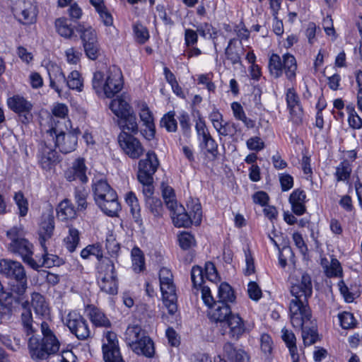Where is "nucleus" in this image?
<instances>
[{
    "label": "nucleus",
    "instance_id": "obj_1",
    "mask_svg": "<svg viewBox=\"0 0 362 362\" xmlns=\"http://www.w3.org/2000/svg\"><path fill=\"white\" fill-rule=\"evenodd\" d=\"M291 284L290 321L293 327L300 328L312 317L308 298L313 294V283L309 274L300 272L298 278L291 280Z\"/></svg>",
    "mask_w": 362,
    "mask_h": 362
},
{
    "label": "nucleus",
    "instance_id": "obj_2",
    "mask_svg": "<svg viewBox=\"0 0 362 362\" xmlns=\"http://www.w3.org/2000/svg\"><path fill=\"white\" fill-rule=\"evenodd\" d=\"M124 85L122 71L117 66H110L105 71L93 74L92 86L99 96L111 98L119 93Z\"/></svg>",
    "mask_w": 362,
    "mask_h": 362
},
{
    "label": "nucleus",
    "instance_id": "obj_3",
    "mask_svg": "<svg viewBox=\"0 0 362 362\" xmlns=\"http://www.w3.org/2000/svg\"><path fill=\"white\" fill-rule=\"evenodd\" d=\"M42 338L32 336L28 339V349L30 357L35 361L47 359L50 355L56 354L60 347V341L54 331L46 322L40 325Z\"/></svg>",
    "mask_w": 362,
    "mask_h": 362
},
{
    "label": "nucleus",
    "instance_id": "obj_4",
    "mask_svg": "<svg viewBox=\"0 0 362 362\" xmlns=\"http://www.w3.org/2000/svg\"><path fill=\"white\" fill-rule=\"evenodd\" d=\"M94 200L107 216H115L120 210L116 192L103 179H94L92 184Z\"/></svg>",
    "mask_w": 362,
    "mask_h": 362
},
{
    "label": "nucleus",
    "instance_id": "obj_5",
    "mask_svg": "<svg viewBox=\"0 0 362 362\" xmlns=\"http://www.w3.org/2000/svg\"><path fill=\"white\" fill-rule=\"evenodd\" d=\"M124 339L130 349L137 355L152 358L155 353L151 339L139 325H129L124 333Z\"/></svg>",
    "mask_w": 362,
    "mask_h": 362
},
{
    "label": "nucleus",
    "instance_id": "obj_6",
    "mask_svg": "<svg viewBox=\"0 0 362 362\" xmlns=\"http://www.w3.org/2000/svg\"><path fill=\"white\" fill-rule=\"evenodd\" d=\"M6 235L11 240L8 251L21 256L23 261L30 267H36V260L33 258V245L23 237L22 230L14 226L6 232Z\"/></svg>",
    "mask_w": 362,
    "mask_h": 362
},
{
    "label": "nucleus",
    "instance_id": "obj_7",
    "mask_svg": "<svg viewBox=\"0 0 362 362\" xmlns=\"http://www.w3.org/2000/svg\"><path fill=\"white\" fill-rule=\"evenodd\" d=\"M159 281L163 304L169 314L173 315L177 310V305L175 286L171 271L166 267L161 268L159 272Z\"/></svg>",
    "mask_w": 362,
    "mask_h": 362
},
{
    "label": "nucleus",
    "instance_id": "obj_8",
    "mask_svg": "<svg viewBox=\"0 0 362 362\" xmlns=\"http://www.w3.org/2000/svg\"><path fill=\"white\" fill-rule=\"evenodd\" d=\"M8 107L18 116L23 124H28L33 119L32 110L33 105L26 98L19 95H13L7 100Z\"/></svg>",
    "mask_w": 362,
    "mask_h": 362
},
{
    "label": "nucleus",
    "instance_id": "obj_9",
    "mask_svg": "<svg viewBox=\"0 0 362 362\" xmlns=\"http://www.w3.org/2000/svg\"><path fill=\"white\" fill-rule=\"evenodd\" d=\"M102 349L105 362H125L121 355L115 332L107 331L104 334Z\"/></svg>",
    "mask_w": 362,
    "mask_h": 362
},
{
    "label": "nucleus",
    "instance_id": "obj_10",
    "mask_svg": "<svg viewBox=\"0 0 362 362\" xmlns=\"http://www.w3.org/2000/svg\"><path fill=\"white\" fill-rule=\"evenodd\" d=\"M66 325L70 332L80 340L86 339L90 335L86 320L76 312L73 311L68 314Z\"/></svg>",
    "mask_w": 362,
    "mask_h": 362
},
{
    "label": "nucleus",
    "instance_id": "obj_11",
    "mask_svg": "<svg viewBox=\"0 0 362 362\" xmlns=\"http://www.w3.org/2000/svg\"><path fill=\"white\" fill-rule=\"evenodd\" d=\"M159 160L153 151H148L144 158L139 162L137 178L145 182H149L153 178V175L159 166Z\"/></svg>",
    "mask_w": 362,
    "mask_h": 362
},
{
    "label": "nucleus",
    "instance_id": "obj_12",
    "mask_svg": "<svg viewBox=\"0 0 362 362\" xmlns=\"http://www.w3.org/2000/svg\"><path fill=\"white\" fill-rule=\"evenodd\" d=\"M118 142L124 153L132 159L139 158L144 152L141 142L127 132H121L119 134Z\"/></svg>",
    "mask_w": 362,
    "mask_h": 362
},
{
    "label": "nucleus",
    "instance_id": "obj_13",
    "mask_svg": "<svg viewBox=\"0 0 362 362\" xmlns=\"http://www.w3.org/2000/svg\"><path fill=\"white\" fill-rule=\"evenodd\" d=\"M0 273L14 281L27 277L21 262L6 259L0 260Z\"/></svg>",
    "mask_w": 362,
    "mask_h": 362
},
{
    "label": "nucleus",
    "instance_id": "obj_14",
    "mask_svg": "<svg viewBox=\"0 0 362 362\" xmlns=\"http://www.w3.org/2000/svg\"><path fill=\"white\" fill-rule=\"evenodd\" d=\"M286 100L293 122L295 123L300 122L303 110L298 95L294 88H290L286 90Z\"/></svg>",
    "mask_w": 362,
    "mask_h": 362
},
{
    "label": "nucleus",
    "instance_id": "obj_15",
    "mask_svg": "<svg viewBox=\"0 0 362 362\" xmlns=\"http://www.w3.org/2000/svg\"><path fill=\"white\" fill-rule=\"evenodd\" d=\"M16 15L19 16V21L24 24H30L35 21L37 7L31 0L20 1L14 8Z\"/></svg>",
    "mask_w": 362,
    "mask_h": 362
},
{
    "label": "nucleus",
    "instance_id": "obj_16",
    "mask_svg": "<svg viewBox=\"0 0 362 362\" xmlns=\"http://www.w3.org/2000/svg\"><path fill=\"white\" fill-rule=\"evenodd\" d=\"M37 156L39 164L45 170H50L59 162L57 152L45 143L41 144Z\"/></svg>",
    "mask_w": 362,
    "mask_h": 362
},
{
    "label": "nucleus",
    "instance_id": "obj_17",
    "mask_svg": "<svg viewBox=\"0 0 362 362\" xmlns=\"http://www.w3.org/2000/svg\"><path fill=\"white\" fill-rule=\"evenodd\" d=\"M228 329L225 331L231 339L238 340L246 332L245 321L238 314H232L223 324Z\"/></svg>",
    "mask_w": 362,
    "mask_h": 362
},
{
    "label": "nucleus",
    "instance_id": "obj_18",
    "mask_svg": "<svg viewBox=\"0 0 362 362\" xmlns=\"http://www.w3.org/2000/svg\"><path fill=\"white\" fill-rule=\"evenodd\" d=\"M21 303L23 311L21 315V323L23 332L28 336L33 334L37 330V325L33 321V315L30 308L28 300H23V298L18 296L17 300Z\"/></svg>",
    "mask_w": 362,
    "mask_h": 362
},
{
    "label": "nucleus",
    "instance_id": "obj_19",
    "mask_svg": "<svg viewBox=\"0 0 362 362\" xmlns=\"http://www.w3.org/2000/svg\"><path fill=\"white\" fill-rule=\"evenodd\" d=\"M78 138L76 134L60 132L56 135L55 146L63 153H69L76 149Z\"/></svg>",
    "mask_w": 362,
    "mask_h": 362
},
{
    "label": "nucleus",
    "instance_id": "obj_20",
    "mask_svg": "<svg viewBox=\"0 0 362 362\" xmlns=\"http://www.w3.org/2000/svg\"><path fill=\"white\" fill-rule=\"evenodd\" d=\"M230 306L223 301H216L209 308V317L214 322L225 323L232 315Z\"/></svg>",
    "mask_w": 362,
    "mask_h": 362
},
{
    "label": "nucleus",
    "instance_id": "obj_21",
    "mask_svg": "<svg viewBox=\"0 0 362 362\" xmlns=\"http://www.w3.org/2000/svg\"><path fill=\"white\" fill-rule=\"evenodd\" d=\"M86 169L84 160L78 158L73 163L71 168L66 172L65 177L69 181L79 180L81 182H86Z\"/></svg>",
    "mask_w": 362,
    "mask_h": 362
},
{
    "label": "nucleus",
    "instance_id": "obj_22",
    "mask_svg": "<svg viewBox=\"0 0 362 362\" xmlns=\"http://www.w3.org/2000/svg\"><path fill=\"white\" fill-rule=\"evenodd\" d=\"M169 209L171 211V218L175 226L187 228L194 223L192 217L189 215L188 212L185 211V208L182 205L177 204L174 209Z\"/></svg>",
    "mask_w": 362,
    "mask_h": 362
},
{
    "label": "nucleus",
    "instance_id": "obj_23",
    "mask_svg": "<svg viewBox=\"0 0 362 362\" xmlns=\"http://www.w3.org/2000/svg\"><path fill=\"white\" fill-rule=\"evenodd\" d=\"M305 192L300 189H295L289 197L293 212L297 216L303 215L305 210Z\"/></svg>",
    "mask_w": 362,
    "mask_h": 362
},
{
    "label": "nucleus",
    "instance_id": "obj_24",
    "mask_svg": "<svg viewBox=\"0 0 362 362\" xmlns=\"http://www.w3.org/2000/svg\"><path fill=\"white\" fill-rule=\"evenodd\" d=\"M139 117L144 125H145L146 128V136L149 139L153 138L155 135L153 117L146 104H143L141 105L139 112Z\"/></svg>",
    "mask_w": 362,
    "mask_h": 362
},
{
    "label": "nucleus",
    "instance_id": "obj_25",
    "mask_svg": "<svg viewBox=\"0 0 362 362\" xmlns=\"http://www.w3.org/2000/svg\"><path fill=\"white\" fill-rule=\"evenodd\" d=\"M118 125L122 129V132H125V130L129 131L132 134L138 132V124L136 115L132 110L124 115L118 117Z\"/></svg>",
    "mask_w": 362,
    "mask_h": 362
},
{
    "label": "nucleus",
    "instance_id": "obj_26",
    "mask_svg": "<svg viewBox=\"0 0 362 362\" xmlns=\"http://www.w3.org/2000/svg\"><path fill=\"white\" fill-rule=\"evenodd\" d=\"M97 270L98 279L117 276L114 262L108 257H103L99 260Z\"/></svg>",
    "mask_w": 362,
    "mask_h": 362
},
{
    "label": "nucleus",
    "instance_id": "obj_27",
    "mask_svg": "<svg viewBox=\"0 0 362 362\" xmlns=\"http://www.w3.org/2000/svg\"><path fill=\"white\" fill-rule=\"evenodd\" d=\"M88 311L90 320L95 327L107 328L111 326L110 321L100 309L95 306H89Z\"/></svg>",
    "mask_w": 362,
    "mask_h": 362
},
{
    "label": "nucleus",
    "instance_id": "obj_28",
    "mask_svg": "<svg viewBox=\"0 0 362 362\" xmlns=\"http://www.w3.org/2000/svg\"><path fill=\"white\" fill-rule=\"evenodd\" d=\"M57 215L59 220L65 221L74 218L76 216V211L71 201L66 199L58 205Z\"/></svg>",
    "mask_w": 362,
    "mask_h": 362
},
{
    "label": "nucleus",
    "instance_id": "obj_29",
    "mask_svg": "<svg viewBox=\"0 0 362 362\" xmlns=\"http://www.w3.org/2000/svg\"><path fill=\"white\" fill-rule=\"evenodd\" d=\"M49 86L60 94L63 85H66L67 78L58 66L53 67L52 73L49 71Z\"/></svg>",
    "mask_w": 362,
    "mask_h": 362
},
{
    "label": "nucleus",
    "instance_id": "obj_30",
    "mask_svg": "<svg viewBox=\"0 0 362 362\" xmlns=\"http://www.w3.org/2000/svg\"><path fill=\"white\" fill-rule=\"evenodd\" d=\"M321 264L327 277H341L342 276V267L337 259L332 257L330 262L326 258L322 259Z\"/></svg>",
    "mask_w": 362,
    "mask_h": 362
},
{
    "label": "nucleus",
    "instance_id": "obj_31",
    "mask_svg": "<svg viewBox=\"0 0 362 362\" xmlns=\"http://www.w3.org/2000/svg\"><path fill=\"white\" fill-rule=\"evenodd\" d=\"M90 4L95 8L98 13L100 19L106 26L113 24V18L111 13L107 11L103 0H89Z\"/></svg>",
    "mask_w": 362,
    "mask_h": 362
},
{
    "label": "nucleus",
    "instance_id": "obj_32",
    "mask_svg": "<svg viewBox=\"0 0 362 362\" xmlns=\"http://www.w3.org/2000/svg\"><path fill=\"white\" fill-rule=\"evenodd\" d=\"M54 26L57 33L65 39H71L74 35V30L69 23L66 18L61 17L55 20Z\"/></svg>",
    "mask_w": 362,
    "mask_h": 362
},
{
    "label": "nucleus",
    "instance_id": "obj_33",
    "mask_svg": "<svg viewBox=\"0 0 362 362\" xmlns=\"http://www.w3.org/2000/svg\"><path fill=\"white\" fill-rule=\"evenodd\" d=\"M31 305L37 315L45 316L49 314L48 305L45 297L40 293L35 292L32 293Z\"/></svg>",
    "mask_w": 362,
    "mask_h": 362
},
{
    "label": "nucleus",
    "instance_id": "obj_34",
    "mask_svg": "<svg viewBox=\"0 0 362 362\" xmlns=\"http://www.w3.org/2000/svg\"><path fill=\"white\" fill-rule=\"evenodd\" d=\"M44 253L42 254V258L36 260L37 267H31L35 270H38L42 267L50 268L54 266H58L60 264L61 259L54 255L49 254L47 252V247L45 245V247H42Z\"/></svg>",
    "mask_w": 362,
    "mask_h": 362
},
{
    "label": "nucleus",
    "instance_id": "obj_35",
    "mask_svg": "<svg viewBox=\"0 0 362 362\" xmlns=\"http://www.w3.org/2000/svg\"><path fill=\"white\" fill-rule=\"evenodd\" d=\"M76 30L80 34L83 45L98 41L96 31L91 26L78 24Z\"/></svg>",
    "mask_w": 362,
    "mask_h": 362
},
{
    "label": "nucleus",
    "instance_id": "obj_36",
    "mask_svg": "<svg viewBox=\"0 0 362 362\" xmlns=\"http://www.w3.org/2000/svg\"><path fill=\"white\" fill-rule=\"evenodd\" d=\"M283 70L288 79L293 80L296 78L297 64L296 58L291 54H285L282 57Z\"/></svg>",
    "mask_w": 362,
    "mask_h": 362
},
{
    "label": "nucleus",
    "instance_id": "obj_37",
    "mask_svg": "<svg viewBox=\"0 0 362 362\" xmlns=\"http://www.w3.org/2000/svg\"><path fill=\"white\" fill-rule=\"evenodd\" d=\"M54 229V222L53 218L49 217L42 223L39 232V241L42 247H45L46 240L52 237Z\"/></svg>",
    "mask_w": 362,
    "mask_h": 362
},
{
    "label": "nucleus",
    "instance_id": "obj_38",
    "mask_svg": "<svg viewBox=\"0 0 362 362\" xmlns=\"http://www.w3.org/2000/svg\"><path fill=\"white\" fill-rule=\"evenodd\" d=\"M110 108L117 117L132 111L130 105L122 97H117L112 100L110 104Z\"/></svg>",
    "mask_w": 362,
    "mask_h": 362
},
{
    "label": "nucleus",
    "instance_id": "obj_39",
    "mask_svg": "<svg viewBox=\"0 0 362 362\" xmlns=\"http://www.w3.org/2000/svg\"><path fill=\"white\" fill-rule=\"evenodd\" d=\"M132 269L136 273H140L145 269V258L141 250L135 246L131 252Z\"/></svg>",
    "mask_w": 362,
    "mask_h": 362
},
{
    "label": "nucleus",
    "instance_id": "obj_40",
    "mask_svg": "<svg viewBox=\"0 0 362 362\" xmlns=\"http://www.w3.org/2000/svg\"><path fill=\"white\" fill-rule=\"evenodd\" d=\"M98 285L102 291L115 295L118 292V281L117 276L98 279Z\"/></svg>",
    "mask_w": 362,
    "mask_h": 362
},
{
    "label": "nucleus",
    "instance_id": "obj_41",
    "mask_svg": "<svg viewBox=\"0 0 362 362\" xmlns=\"http://www.w3.org/2000/svg\"><path fill=\"white\" fill-rule=\"evenodd\" d=\"M268 68L270 74L275 78H279L283 73L282 61L279 55L272 54L269 57Z\"/></svg>",
    "mask_w": 362,
    "mask_h": 362
},
{
    "label": "nucleus",
    "instance_id": "obj_42",
    "mask_svg": "<svg viewBox=\"0 0 362 362\" xmlns=\"http://www.w3.org/2000/svg\"><path fill=\"white\" fill-rule=\"evenodd\" d=\"M352 167L351 163L348 160H344L336 168L335 176L337 180L346 181L351 175Z\"/></svg>",
    "mask_w": 362,
    "mask_h": 362
},
{
    "label": "nucleus",
    "instance_id": "obj_43",
    "mask_svg": "<svg viewBox=\"0 0 362 362\" xmlns=\"http://www.w3.org/2000/svg\"><path fill=\"white\" fill-rule=\"evenodd\" d=\"M218 301H223L225 303H233L235 300L234 291L227 283H222L218 287Z\"/></svg>",
    "mask_w": 362,
    "mask_h": 362
},
{
    "label": "nucleus",
    "instance_id": "obj_44",
    "mask_svg": "<svg viewBox=\"0 0 362 362\" xmlns=\"http://www.w3.org/2000/svg\"><path fill=\"white\" fill-rule=\"evenodd\" d=\"M125 200L127 204L130 207V211L136 222L141 221L140 216V206L139 204V201L135 195V194L132 192H129L127 194Z\"/></svg>",
    "mask_w": 362,
    "mask_h": 362
},
{
    "label": "nucleus",
    "instance_id": "obj_45",
    "mask_svg": "<svg viewBox=\"0 0 362 362\" xmlns=\"http://www.w3.org/2000/svg\"><path fill=\"white\" fill-rule=\"evenodd\" d=\"M348 113V122L349 126L355 129H359L362 127V119L358 115L353 104L347 105L346 107Z\"/></svg>",
    "mask_w": 362,
    "mask_h": 362
},
{
    "label": "nucleus",
    "instance_id": "obj_46",
    "mask_svg": "<svg viewBox=\"0 0 362 362\" xmlns=\"http://www.w3.org/2000/svg\"><path fill=\"white\" fill-rule=\"evenodd\" d=\"M66 86L70 89L76 90L78 92L83 90V81L78 71H73L69 74L66 81Z\"/></svg>",
    "mask_w": 362,
    "mask_h": 362
},
{
    "label": "nucleus",
    "instance_id": "obj_47",
    "mask_svg": "<svg viewBox=\"0 0 362 362\" xmlns=\"http://www.w3.org/2000/svg\"><path fill=\"white\" fill-rule=\"evenodd\" d=\"M79 232L77 229L70 226L69 228V235L64 239L67 250L72 252L75 251L79 243Z\"/></svg>",
    "mask_w": 362,
    "mask_h": 362
},
{
    "label": "nucleus",
    "instance_id": "obj_48",
    "mask_svg": "<svg viewBox=\"0 0 362 362\" xmlns=\"http://www.w3.org/2000/svg\"><path fill=\"white\" fill-rule=\"evenodd\" d=\"M188 214L192 217V220L195 225H199L202 217V211L201 204L198 201L192 200L187 204Z\"/></svg>",
    "mask_w": 362,
    "mask_h": 362
},
{
    "label": "nucleus",
    "instance_id": "obj_49",
    "mask_svg": "<svg viewBox=\"0 0 362 362\" xmlns=\"http://www.w3.org/2000/svg\"><path fill=\"white\" fill-rule=\"evenodd\" d=\"M199 141V146L202 150L215 156L218 151V144L211 135L204 137Z\"/></svg>",
    "mask_w": 362,
    "mask_h": 362
},
{
    "label": "nucleus",
    "instance_id": "obj_50",
    "mask_svg": "<svg viewBox=\"0 0 362 362\" xmlns=\"http://www.w3.org/2000/svg\"><path fill=\"white\" fill-rule=\"evenodd\" d=\"M160 126L168 132H175L177 129V122L175 118V112L170 111L164 115L160 120Z\"/></svg>",
    "mask_w": 362,
    "mask_h": 362
},
{
    "label": "nucleus",
    "instance_id": "obj_51",
    "mask_svg": "<svg viewBox=\"0 0 362 362\" xmlns=\"http://www.w3.org/2000/svg\"><path fill=\"white\" fill-rule=\"evenodd\" d=\"M340 326L344 329H353L356 327V321L349 312H342L338 314Z\"/></svg>",
    "mask_w": 362,
    "mask_h": 362
},
{
    "label": "nucleus",
    "instance_id": "obj_52",
    "mask_svg": "<svg viewBox=\"0 0 362 362\" xmlns=\"http://www.w3.org/2000/svg\"><path fill=\"white\" fill-rule=\"evenodd\" d=\"M105 247L111 257H117L120 251V245L112 234H110L107 236L105 240Z\"/></svg>",
    "mask_w": 362,
    "mask_h": 362
},
{
    "label": "nucleus",
    "instance_id": "obj_53",
    "mask_svg": "<svg viewBox=\"0 0 362 362\" xmlns=\"http://www.w3.org/2000/svg\"><path fill=\"white\" fill-rule=\"evenodd\" d=\"M218 134L221 136H233L238 132V124L233 122H223L216 129Z\"/></svg>",
    "mask_w": 362,
    "mask_h": 362
},
{
    "label": "nucleus",
    "instance_id": "obj_54",
    "mask_svg": "<svg viewBox=\"0 0 362 362\" xmlns=\"http://www.w3.org/2000/svg\"><path fill=\"white\" fill-rule=\"evenodd\" d=\"M13 199L18 206L19 216L21 217L25 216L28 211V202L24 197L23 192H16L13 197Z\"/></svg>",
    "mask_w": 362,
    "mask_h": 362
},
{
    "label": "nucleus",
    "instance_id": "obj_55",
    "mask_svg": "<svg viewBox=\"0 0 362 362\" xmlns=\"http://www.w3.org/2000/svg\"><path fill=\"white\" fill-rule=\"evenodd\" d=\"M90 255L96 257L98 261L102 259L103 255L100 245L97 244L89 245L81 252V257L83 259H88Z\"/></svg>",
    "mask_w": 362,
    "mask_h": 362
},
{
    "label": "nucleus",
    "instance_id": "obj_56",
    "mask_svg": "<svg viewBox=\"0 0 362 362\" xmlns=\"http://www.w3.org/2000/svg\"><path fill=\"white\" fill-rule=\"evenodd\" d=\"M133 30L136 41L141 44L145 43L149 38L147 28L140 23L134 25Z\"/></svg>",
    "mask_w": 362,
    "mask_h": 362
},
{
    "label": "nucleus",
    "instance_id": "obj_57",
    "mask_svg": "<svg viewBox=\"0 0 362 362\" xmlns=\"http://www.w3.org/2000/svg\"><path fill=\"white\" fill-rule=\"evenodd\" d=\"M308 322L305 323L302 327L300 329H302V337L303 340V343L305 346H310L315 344L317 340V334L315 330L313 329H307L305 327Z\"/></svg>",
    "mask_w": 362,
    "mask_h": 362
},
{
    "label": "nucleus",
    "instance_id": "obj_58",
    "mask_svg": "<svg viewBox=\"0 0 362 362\" xmlns=\"http://www.w3.org/2000/svg\"><path fill=\"white\" fill-rule=\"evenodd\" d=\"M148 209L154 216H160L163 212V205L161 201L156 197L148 198L146 201Z\"/></svg>",
    "mask_w": 362,
    "mask_h": 362
},
{
    "label": "nucleus",
    "instance_id": "obj_59",
    "mask_svg": "<svg viewBox=\"0 0 362 362\" xmlns=\"http://www.w3.org/2000/svg\"><path fill=\"white\" fill-rule=\"evenodd\" d=\"M178 120L183 136L189 138L191 136V124L189 115L185 112H182L178 116Z\"/></svg>",
    "mask_w": 362,
    "mask_h": 362
},
{
    "label": "nucleus",
    "instance_id": "obj_60",
    "mask_svg": "<svg viewBox=\"0 0 362 362\" xmlns=\"http://www.w3.org/2000/svg\"><path fill=\"white\" fill-rule=\"evenodd\" d=\"M178 242L182 250H189L195 245L194 236L188 232H182L178 235Z\"/></svg>",
    "mask_w": 362,
    "mask_h": 362
},
{
    "label": "nucleus",
    "instance_id": "obj_61",
    "mask_svg": "<svg viewBox=\"0 0 362 362\" xmlns=\"http://www.w3.org/2000/svg\"><path fill=\"white\" fill-rule=\"evenodd\" d=\"M28 288V278H23L17 281H14L11 284V291L13 293L16 294L19 297L23 296Z\"/></svg>",
    "mask_w": 362,
    "mask_h": 362
},
{
    "label": "nucleus",
    "instance_id": "obj_62",
    "mask_svg": "<svg viewBox=\"0 0 362 362\" xmlns=\"http://www.w3.org/2000/svg\"><path fill=\"white\" fill-rule=\"evenodd\" d=\"M83 46L85 54L88 59L91 60H95L100 55V48L98 44V41L93 43L91 42L86 44Z\"/></svg>",
    "mask_w": 362,
    "mask_h": 362
},
{
    "label": "nucleus",
    "instance_id": "obj_63",
    "mask_svg": "<svg viewBox=\"0 0 362 362\" xmlns=\"http://www.w3.org/2000/svg\"><path fill=\"white\" fill-rule=\"evenodd\" d=\"M163 197L165 200L168 209H174L177 206V202L175 199L174 191L172 187L166 186L163 189Z\"/></svg>",
    "mask_w": 362,
    "mask_h": 362
},
{
    "label": "nucleus",
    "instance_id": "obj_64",
    "mask_svg": "<svg viewBox=\"0 0 362 362\" xmlns=\"http://www.w3.org/2000/svg\"><path fill=\"white\" fill-rule=\"evenodd\" d=\"M191 280L194 288L201 286L204 281V273L202 267L194 266L191 271Z\"/></svg>",
    "mask_w": 362,
    "mask_h": 362
}]
</instances>
